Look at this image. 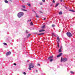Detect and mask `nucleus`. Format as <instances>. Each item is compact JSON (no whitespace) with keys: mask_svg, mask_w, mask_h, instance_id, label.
I'll return each mask as SVG.
<instances>
[{"mask_svg":"<svg viewBox=\"0 0 75 75\" xmlns=\"http://www.w3.org/2000/svg\"><path fill=\"white\" fill-rule=\"evenodd\" d=\"M44 34V33H40V34H38V35H43Z\"/></svg>","mask_w":75,"mask_h":75,"instance_id":"dca6fc26","label":"nucleus"},{"mask_svg":"<svg viewBox=\"0 0 75 75\" xmlns=\"http://www.w3.org/2000/svg\"><path fill=\"white\" fill-rule=\"evenodd\" d=\"M57 42L58 43L57 47H58V48H59V43L58 42Z\"/></svg>","mask_w":75,"mask_h":75,"instance_id":"f3484780","label":"nucleus"},{"mask_svg":"<svg viewBox=\"0 0 75 75\" xmlns=\"http://www.w3.org/2000/svg\"><path fill=\"white\" fill-rule=\"evenodd\" d=\"M4 45H7V43H4Z\"/></svg>","mask_w":75,"mask_h":75,"instance_id":"4be33fe9","label":"nucleus"},{"mask_svg":"<svg viewBox=\"0 0 75 75\" xmlns=\"http://www.w3.org/2000/svg\"><path fill=\"white\" fill-rule=\"evenodd\" d=\"M42 1L43 2H45V0H42Z\"/></svg>","mask_w":75,"mask_h":75,"instance_id":"473e14b6","label":"nucleus"},{"mask_svg":"<svg viewBox=\"0 0 75 75\" xmlns=\"http://www.w3.org/2000/svg\"><path fill=\"white\" fill-rule=\"evenodd\" d=\"M52 58H53V56H50V57L48 58V59H50V62H52V61H53V59H52Z\"/></svg>","mask_w":75,"mask_h":75,"instance_id":"39448f33","label":"nucleus"},{"mask_svg":"<svg viewBox=\"0 0 75 75\" xmlns=\"http://www.w3.org/2000/svg\"><path fill=\"white\" fill-rule=\"evenodd\" d=\"M40 13H42V12H41V11H40Z\"/></svg>","mask_w":75,"mask_h":75,"instance_id":"a19ab883","label":"nucleus"},{"mask_svg":"<svg viewBox=\"0 0 75 75\" xmlns=\"http://www.w3.org/2000/svg\"><path fill=\"white\" fill-rule=\"evenodd\" d=\"M69 11H72V12H75V11H74L72 10H69Z\"/></svg>","mask_w":75,"mask_h":75,"instance_id":"4468645a","label":"nucleus"},{"mask_svg":"<svg viewBox=\"0 0 75 75\" xmlns=\"http://www.w3.org/2000/svg\"><path fill=\"white\" fill-rule=\"evenodd\" d=\"M36 17H37V18H38V17H39L38 16V15H36Z\"/></svg>","mask_w":75,"mask_h":75,"instance_id":"393cba45","label":"nucleus"},{"mask_svg":"<svg viewBox=\"0 0 75 75\" xmlns=\"http://www.w3.org/2000/svg\"><path fill=\"white\" fill-rule=\"evenodd\" d=\"M58 5H59V4H56L55 6V7H57Z\"/></svg>","mask_w":75,"mask_h":75,"instance_id":"6ab92c4d","label":"nucleus"},{"mask_svg":"<svg viewBox=\"0 0 75 75\" xmlns=\"http://www.w3.org/2000/svg\"><path fill=\"white\" fill-rule=\"evenodd\" d=\"M10 54H11V52L10 51H9L6 53V55L7 56H8V55H10Z\"/></svg>","mask_w":75,"mask_h":75,"instance_id":"423d86ee","label":"nucleus"},{"mask_svg":"<svg viewBox=\"0 0 75 75\" xmlns=\"http://www.w3.org/2000/svg\"><path fill=\"white\" fill-rule=\"evenodd\" d=\"M53 35L55 37H56V36H55V35L53 33Z\"/></svg>","mask_w":75,"mask_h":75,"instance_id":"c9c22d12","label":"nucleus"},{"mask_svg":"<svg viewBox=\"0 0 75 75\" xmlns=\"http://www.w3.org/2000/svg\"><path fill=\"white\" fill-rule=\"evenodd\" d=\"M54 0V1H55V0Z\"/></svg>","mask_w":75,"mask_h":75,"instance_id":"37998d69","label":"nucleus"},{"mask_svg":"<svg viewBox=\"0 0 75 75\" xmlns=\"http://www.w3.org/2000/svg\"><path fill=\"white\" fill-rule=\"evenodd\" d=\"M62 52V50H61V49H59V50L58 53H59V52Z\"/></svg>","mask_w":75,"mask_h":75,"instance_id":"9d476101","label":"nucleus"},{"mask_svg":"<svg viewBox=\"0 0 75 75\" xmlns=\"http://www.w3.org/2000/svg\"><path fill=\"white\" fill-rule=\"evenodd\" d=\"M51 6H52V5H51Z\"/></svg>","mask_w":75,"mask_h":75,"instance_id":"79ce46f5","label":"nucleus"},{"mask_svg":"<svg viewBox=\"0 0 75 75\" xmlns=\"http://www.w3.org/2000/svg\"><path fill=\"white\" fill-rule=\"evenodd\" d=\"M62 55V53H60V54L59 55H58L57 56V58H58V57H61V55Z\"/></svg>","mask_w":75,"mask_h":75,"instance_id":"0eeeda50","label":"nucleus"},{"mask_svg":"<svg viewBox=\"0 0 75 75\" xmlns=\"http://www.w3.org/2000/svg\"><path fill=\"white\" fill-rule=\"evenodd\" d=\"M21 10H23V11H27V10H25V9H24L22 8Z\"/></svg>","mask_w":75,"mask_h":75,"instance_id":"a211bd4d","label":"nucleus"},{"mask_svg":"<svg viewBox=\"0 0 75 75\" xmlns=\"http://www.w3.org/2000/svg\"><path fill=\"white\" fill-rule=\"evenodd\" d=\"M29 66V67L28 68V69L29 70H31V68H33L34 67V65L33 63H30Z\"/></svg>","mask_w":75,"mask_h":75,"instance_id":"f257e3e1","label":"nucleus"},{"mask_svg":"<svg viewBox=\"0 0 75 75\" xmlns=\"http://www.w3.org/2000/svg\"><path fill=\"white\" fill-rule=\"evenodd\" d=\"M30 24L31 25H33V22H31V23H30Z\"/></svg>","mask_w":75,"mask_h":75,"instance_id":"7c9ffc66","label":"nucleus"},{"mask_svg":"<svg viewBox=\"0 0 75 75\" xmlns=\"http://www.w3.org/2000/svg\"><path fill=\"white\" fill-rule=\"evenodd\" d=\"M39 32H42V31H45V30L44 29H42L39 30Z\"/></svg>","mask_w":75,"mask_h":75,"instance_id":"6e6552de","label":"nucleus"},{"mask_svg":"<svg viewBox=\"0 0 75 75\" xmlns=\"http://www.w3.org/2000/svg\"><path fill=\"white\" fill-rule=\"evenodd\" d=\"M40 4V5H42V4L41 3Z\"/></svg>","mask_w":75,"mask_h":75,"instance_id":"72a5a7b5","label":"nucleus"},{"mask_svg":"<svg viewBox=\"0 0 75 75\" xmlns=\"http://www.w3.org/2000/svg\"><path fill=\"white\" fill-rule=\"evenodd\" d=\"M37 65L39 66V67H40V64H38Z\"/></svg>","mask_w":75,"mask_h":75,"instance_id":"2f4dec72","label":"nucleus"},{"mask_svg":"<svg viewBox=\"0 0 75 75\" xmlns=\"http://www.w3.org/2000/svg\"><path fill=\"white\" fill-rule=\"evenodd\" d=\"M26 33H28V30H26Z\"/></svg>","mask_w":75,"mask_h":75,"instance_id":"a878e982","label":"nucleus"},{"mask_svg":"<svg viewBox=\"0 0 75 75\" xmlns=\"http://www.w3.org/2000/svg\"><path fill=\"white\" fill-rule=\"evenodd\" d=\"M59 15L62 14V11H60L59 13Z\"/></svg>","mask_w":75,"mask_h":75,"instance_id":"2eb2a0df","label":"nucleus"},{"mask_svg":"<svg viewBox=\"0 0 75 75\" xmlns=\"http://www.w3.org/2000/svg\"><path fill=\"white\" fill-rule=\"evenodd\" d=\"M67 61V58H64L63 59H62V57L61 58V62H62L63 61V62H66Z\"/></svg>","mask_w":75,"mask_h":75,"instance_id":"7ed1b4c3","label":"nucleus"},{"mask_svg":"<svg viewBox=\"0 0 75 75\" xmlns=\"http://www.w3.org/2000/svg\"><path fill=\"white\" fill-rule=\"evenodd\" d=\"M63 1V0H60V1L61 2H62V1Z\"/></svg>","mask_w":75,"mask_h":75,"instance_id":"4c0bfd02","label":"nucleus"},{"mask_svg":"<svg viewBox=\"0 0 75 75\" xmlns=\"http://www.w3.org/2000/svg\"><path fill=\"white\" fill-rule=\"evenodd\" d=\"M28 6H31V5L30 4H28Z\"/></svg>","mask_w":75,"mask_h":75,"instance_id":"b1692460","label":"nucleus"},{"mask_svg":"<svg viewBox=\"0 0 75 75\" xmlns=\"http://www.w3.org/2000/svg\"><path fill=\"white\" fill-rule=\"evenodd\" d=\"M31 19L29 21H31Z\"/></svg>","mask_w":75,"mask_h":75,"instance_id":"ea45409f","label":"nucleus"},{"mask_svg":"<svg viewBox=\"0 0 75 75\" xmlns=\"http://www.w3.org/2000/svg\"><path fill=\"white\" fill-rule=\"evenodd\" d=\"M36 71L37 72H38V70H36Z\"/></svg>","mask_w":75,"mask_h":75,"instance_id":"58836bf2","label":"nucleus"},{"mask_svg":"<svg viewBox=\"0 0 75 75\" xmlns=\"http://www.w3.org/2000/svg\"><path fill=\"white\" fill-rule=\"evenodd\" d=\"M13 65H15V66H16V65H17V64H16V63H14L13 64Z\"/></svg>","mask_w":75,"mask_h":75,"instance_id":"bb28decb","label":"nucleus"},{"mask_svg":"<svg viewBox=\"0 0 75 75\" xmlns=\"http://www.w3.org/2000/svg\"><path fill=\"white\" fill-rule=\"evenodd\" d=\"M45 28V25H44L42 26L41 27V28H42V29H44V28Z\"/></svg>","mask_w":75,"mask_h":75,"instance_id":"1a4fd4ad","label":"nucleus"},{"mask_svg":"<svg viewBox=\"0 0 75 75\" xmlns=\"http://www.w3.org/2000/svg\"><path fill=\"white\" fill-rule=\"evenodd\" d=\"M21 7L23 8H25V6H22Z\"/></svg>","mask_w":75,"mask_h":75,"instance_id":"ddd939ff","label":"nucleus"},{"mask_svg":"<svg viewBox=\"0 0 75 75\" xmlns=\"http://www.w3.org/2000/svg\"><path fill=\"white\" fill-rule=\"evenodd\" d=\"M24 15V13L23 12H20L18 14V18H20Z\"/></svg>","mask_w":75,"mask_h":75,"instance_id":"f03ea898","label":"nucleus"},{"mask_svg":"<svg viewBox=\"0 0 75 75\" xmlns=\"http://www.w3.org/2000/svg\"><path fill=\"white\" fill-rule=\"evenodd\" d=\"M30 35H31V34H28V35L27 36V38H28V37H30Z\"/></svg>","mask_w":75,"mask_h":75,"instance_id":"f8f14e48","label":"nucleus"},{"mask_svg":"<svg viewBox=\"0 0 75 75\" xmlns=\"http://www.w3.org/2000/svg\"><path fill=\"white\" fill-rule=\"evenodd\" d=\"M52 2L55 3V1H54V0H53L52 1Z\"/></svg>","mask_w":75,"mask_h":75,"instance_id":"c85d7f7f","label":"nucleus"},{"mask_svg":"<svg viewBox=\"0 0 75 75\" xmlns=\"http://www.w3.org/2000/svg\"><path fill=\"white\" fill-rule=\"evenodd\" d=\"M67 36H68V37H72V34H71V33L70 32H67Z\"/></svg>","mask_w":75,"mask_h":75,"instance_id":"20e7f679","label":"nucleus"},{"mask_svg":"<svg viewBox=\"0 0 75 75\" xmlns=\"http://www.w3.org/2000/svg\"><path fill=\"white\" fill-rule=\"evenodd\" d=\"M60 49V50H61V49H62V46H61L60 47V49Z\"/></svg>","mask_w":75,"mask_h":75,"instance_id":"c756f323","label":"nucleus"},{"mask_svg":"<svg viewBox=\"0 0 75 75\" xmlns=\"http://www.w3.org/2000/svg\"><path fill=\"white\" fill-rule=\"evenodd\" d=\"M70 72H71V74H74V72H73V71H71Z\"/></svg>","mask_w":75,"mask_h":75,"instance_id":"5701e85b","label":"nucleus"},{"mask_svg":"<svg viewBox=\"0 0 75 75\" xmlns=\"http://www.w3.org/2000/svg\"><path fill=\"white\" fill-rule=\"evenodd\" d=\"M5 3H8V1L7 0L5 1Z\"/></svg>","mask_w":75,"mask_h":75,"instance_id":"412c9836","label":"nucleus"},{"mask_svg":"<svg viewBox=\"0 0 75 75\" xmlns=\"http://www.w3.org/2000/svg\"><path fill=\"white\" fill-rule=\"evenodd\" d=\"M21 1H22L23 2H24V0H21Z\"/></svg>","mask_w":75,"mask_h":75,"instance_id":"e433bc0d","label":"nucleus"},{"mask_svg":"<svg viewBox=\"0 0 75 75\" xmlns=\"http://www.w3.org/2000/svg\"><path fill=\"white\" fill-rule=\"evenodd\" d=\"M57 38L58 41L59 42L60 41V39H59V37H58Z\"/></svg>","mask_w":75,"mask_h":75,"instance_id":"9b49d317","label":"nucleus"},{"mask_svg":"<svg viewBox=\"0 0 75 75\" xmlns=\"http://www.w3.org/2000/svg\"><path fill=\"white\" fill-rule=\"evenodd\" d=\"M23 74H24V75H26V72H24L23 73Z\"/></svg>","mask_w":75,"mask_h":75,"instance_id":"cd10ccee","label":"nucleus"},{"mask_svg":"<svg viewBox=\"0 0 75 75\" xmlns=\"http://www.w3.org/2000/svg\"><path fill=\"white\" fill-rule=\"evenodd\" d=\"M55 25H52V27H55Z\"/></svg>","mask_w":75,"mask_h":75,"instance_id":"aec40b11","label":"nucleus"},{"mask_svg":"<svg viewBox=\"0 0 75 75\" xmlns=\"http://www.w3.org/2000/svg\"><path fill=\"white\" fill-rule=\"evenodd\" d=\"M46 20V18H44L43 19V20Z\"/></svg>","mask_w":75,"mask_h":75,"instance_id":"f704fd0d","label":"nucleus"}]
</instances>
